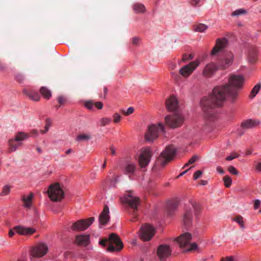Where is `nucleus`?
Wrapping results in <instances>:
<instances>
[{
	"mask_svg": "<svg viewBox=\"0 0 261 261\" xmlns=\"http://www.w3.org/2000/svg\"><path fill=\"white\" fill-rule=\"evenodd\" d=\"M244 77L240 75H231L229 76L228 83L215 87L208 97H203L201 105L204 113L210 120L215 118L216 107L221 106L227 99L233 102L238 97L239 91L243 86Z\"/></svg>",
	"mask_w": 261,
	"mask_h": 261,
	"instance_id": "nucleus-1",
	"label": "nucleus"
},
{
	"mask_svg": "<svg viewBox=\"0 0 261 261\" xmlns=\"http://www.w3.org/2000/svg\"><path fill=\"white\" fill-rule=\"evenodd\" d=\"M232 61L233 55L232 53H229L227 57L225 59L224 64L223 63L220 64L219 67H218L215 63L213 62L207 64L203 68L202 74L205 77H211L215 74L219 68L221 69L227 68L232 63Z\"/></svg>",
	"mask_w": 261,
	"mask_h": 261,
	"instance_id": "nucleus-2",
	"label": "nucleus"
},
{
	"mask_svg": "<svg viewBox=\"0 0 261 261\" xmlns=\"http://www.w3.org/2000/svg\"><path fill=\"white\" fill-rule=\"evenodd\" d=\"M109 242L107 250L110 252L119 251L123 247V243L118 235L114 233L110 234L108 239H103L99 241V244L105 247L107 243Z\"/></svg>",
	"mask_w": 261,
	"mask_h": 261,
	"instance_id": "nucleus-3",
	"label": "nucleus"
},
{
	"mask_svg": "<svg viewBox=\"0 0 261 261\" xmlns=\"http://www.w3.org/2000/svg\"><path fill=\"white\" fill-rule=\"evenodd\" d=\"M192 239L191 233L186 232L181 234L175 239L179 247L185 252L195 251L198 249V246L196 243H190Z\"/></svg>",
	"mask_w": 261,
	"mask_h": 261,
	"instance_id": "nucleus-4",
	"label": "nucleus"
},
{
	"mask_svg": "<svg viewBox=\"0 0 261 261\" xmlns=\"http://www.w3.org/2000/svg\"><path fill=\"white\" fill-rule=\"evenodd\" d=\"M176 153V149L173 145L167 146L158 157L156 164L164 167L171 162Z\"/></svg>",
	"mask_w": 261,
	"mask_h": 261,
	"instance_id": "nucleus-5",
	"label": "nucleus"
},
{
	"mask_svg": "<svg viewBox=\"0 0 261 261\" xmlns=\"http://www.w3.org/2000/svg\"><path fill=\"white\" fill-rule=\"evenodd\" d=\"M164 132V126L162 123L150 125L145 135V139L148 142H152L158 137L160 133Z\"/></svg>",
	"mask_w": 261,
	"mask_h": 261,
	"instance_id": "nucleus-6",
	"label": "nucleus"
},
{
	"mask_svg": "<svg viewBox=\"0 0 261 261\" xmlns=\"http://www.w3.org/2000/svg\"><path fill=\"white\" fill-rule=\"evenodd\" d=\"M49 197L52 201H59L64 196V192L58 183L51 184L48 190Z\"/></svg>",
	"mask_w": 261,
	"mask_h": 261,
	"instance_id": "nucleus-7",
	"label": "nucleus"
},
{
	"mask_svg": "<svg viewBox=\"0 0 261 261\" xmlns=\"http://www.w3.org/2000/svg\"><path fill=\"white\" fill-rule=\"evenodd\" d=\"M139 232L140 238L143 241H148L154 236L155 229L152 225L146 223L141 227Z\"/></svg>",
	"mask_w": 261,
	"mask_h": 261,
	"instance_id": "nucleus-8",
	"label": "nucleus"
},
{
	"mask_svg": "<svg viewBox=\"0 0 261 261\" xmlns=\"http://www.w3.org/2000/svg\"><path fill=\"white\" fill-rule=\"evenodd\" d=\"M165 123L171 128H176L180 126L184 122V118L178 114L167 116L165 118Z\"/></svg>",
	"mask_w": 261,
	"mask_h": 261,
	"instance_id": "nucleus-9",
	"label": "nucleus"
},
{
	"mask_svg": "<svg viewBox=\"0 0 261 261\" xmlns=\"http://www.w3.org/2000/svg\"><path fill=\"white\" fill-rule=\"evenodd\" d=\"M94 221V217L81 219L72 223L71 228L73 231H83L88 228Z\"/></svg>",
	"mask_w": 261,
	"mask_h": 261,
	"instance_id": "nucleus-10",
	"label": "nucleus"
},
{
	"mask_svg": "<svg viewBox=\"0 0 261 261\" xmlns=\"http://www.w3.org/2000/svg\"><path fill=\"white\" fill-rule=\"evenodd\" d=\"M152 151L149 147L143 149L139 158V164L141 168L148 165L152 156Z\"/></svg>",
	"mask_w": 261,
	"mask_h": 261,
	"instance_id": "nucleus-11",
	"label": "nucleus"
},
{
	"mask_svg": "<svg viewBox=\"0 0 261 261\" xmlns=\"http://www.w3.org/2000/svg\"><path fill=\"white\" fill-rule=\"evenodd\" d=\"M123 202L126 203L134 210L138 209V206L140 204V199L138 197L134 196L132 192H128L124 196Z\"/></svg>",
	"mask_w": 261,
	"mask_h": 261,
	"instance_id": "nucleus-12",
	"label": "nucleus"
},
{
	"mask_svg": "<svg viewBox=\"0 0 261 261\" xmlns=\"http://www.w3.org/2000/svg\"><path fill=\"white\" fill-rule=\"evenodd\" d=\"M47 251V246L45 244L40 243L31 249L30 254L34 257H41L46 254Z\"/></svg>",
	"mask_w": 261,
	"mask_h": 261,
	"instance_id": "nucleus-13",
	"label": "nucleus"
},
{
	"mask_svg": "<svg viewBox=\"0 0 261 261\" xmlns=\"http://www.w3.org/2000/svg\"><path fill=\"white\" fill-rule=\"evenodd\" d=\"M171 254L170 246L162 244L159 246L157 249V255L160 261H165Z\"/></svg>",
	"mask_w": 261,
	"mask_h": 261,
	"instance_id": "nucleus-14",
	"label": "nucleus"
},
{
	"mask_svg": "<svg viewBox=\"0 0 261 261\" xmlns=\"http://www.w3.org/2000/svg\"><path fill=\"white\" fill-rule=\"evenodd\" d=\"M199 65V62L198 61H194L182 67L179 70V73L185 77H188Z\"/></svg>",
	"mask_w": 261,
	"mask_h": 261,
	"instance_id": "nucleus-15",
	"label": "nucleus"
},
{
	"mask_svg": "<svg viewBox=\"0 0 261 261\" xmlns=\"http://www.w3.org/2000/svg\"><path fill=\"white\" fill-rule=\"evenodd\" d=\"M227 44V40L225 38L218 39L216 43L213 50L212 55H215L218 52L220 51L223 48H225Z\"/></svg>",
	"mask_w": 261,
	"mask_h": 261,
	"instance_id": "nucleus-16",
	"label": "nucleus"
},
{
	"mask_svg": "<svg viewBox=\"0 0 261 261\" xmlns=\"http://www.w3.org/2000/svg\"><path fill=\"white\" fill-rule=\"evenodd\" d=\"M178 106V101L175 97L171 96L166 101V107L169 111H175Z\"/></svg>",
	"mask_w": 261,
	"mask_h": 261,
	"instance_id": "nucleus-17",
	"label": "nucleus"
},
{
	"mask_svg": "<svg viewBox=\"0 0 261 261\" xmlns=\"http://www.w3.org/2000/svg\"><path fill=\"white\" fill-rule=\"evenodd\" d=\"M259 123V121L257 120L249 119L243 121L241 123V127L243 129H251L257 126Z\"/></svg>",
	"mask_w": 261,
	"mask_h": 261,
	"instance_id": "nucleus-18",
	"label": "nucleus"
},
{
	"mask_svg": "<svg viewBox=\"0 0 261 261\" xmlns=\"http://www.w3.org/2000/svg\"><path fill=\"white\" fill-rule=\"evenodd\" d=\"M110 219L109 208L107 205H105L103 211L99 216V221L101 225H105Z\"/></svg>",
	"mask_w": 261,
	"mask_h": 261,
	"instance_id": "nucleus-19",
	"label": "nucleus"
},
{
	"mask_svg": "<svg viewBox=\"0 0 261 261\" xmlns=\"http://www.w3.org/2000/svg\"><path fill=\"white\" fill-rule=\"evenodd\" d=\"M14 230L21 235H31L36 231V229L32 227H23L20 226L14 227Z\"/></svg>",
	"mask_w": 261,
	"mask_h": 261,
	"instance_id": "nucleus-20",
	"label": "nucleus"
},
{
	"mask_svg": "<svg viewBox=\"0 0 261 261\" xmlns=\"http://www.w3.org/2000/svg\"><path fill=\"white\" fill-rule=\"evenodd\" d=\"M183 224L186 228L191 226L192 222V213L191 209H187L184 214Z\"/></svg>",
	"mask_w": 261,
	"mask_h": 261,
	"instance_id": "nucleus-21",
	"label": "nucleus"
},
{
	"mask_svg": "<svg viewBox=\"0 0 261 261\" xmlns=\"http://www.w3.org/2000/svg\"><path fill=\"white\" fill-rule=\"evenodd\" d=\"M23 93L26 95L30 99L37 101L40 100V96L39 93L35 90L32 89H24Z\"/></svg>",
	"mask_w": 261,
	"mask_h": 261,
	"instance_id": "nucleus-22",
	"label": "nucleus"
},
{
	"mask_svg": "<svg viewBox=\"0 0 261 261\" xmlns=\"http://www.w3.org/2000/svg\"><path fill=\"white\" fill-rule=\"evenodd\" d=\"M89 242V235H77L75 237V243L78 245L87 246Z\"/></svg>",
	"mask_w": 261,
	"mask_h": 261,
	"instance_id": "nucleus-23",
	"label": "nucleus"
},
{
	"mask_svg": "<svg viewBox=\"0 0 261 261\" xmlns=\"http://www.w3.org/2000/svg\"><path fill=\"white\" fill-rule=\"evenodd\" d=\"M22 145L21 142L18 141L14 138L11 139L8 142L9 150L10 152H14Z\"/></svg>",
	"mask_w": 261,
	"mask_h": 261,
	"instance_id": "nucleus-24",
	"label": "nucleus"
},
{
	"mask_svg": "<svg viewBox=\"0 0 261 261\" xmlns=\"http://www.w3.org/2000/svg\"><path fill=\"white\" fill-rule=\"evenodd\" d=\"M179 201L178 200H173L168 202L167 204V213L170 216H171L174 211L177 208L179 204Z\"/></svg>",
	"mask_w": 261,
	"mask_h": 261,
	"instance_id": "nucleus-25",
	"label": "nucleus"
},
{
	"mask_svg": "<svg viewBox=\"0 0 261 261\" xmlns=\"http://www.w3.org/2000/svg\"><path fill=\"white\" fill-rule=\"evenodd\" d=\"M136 165L134 163H127L124 168L125 174L128 175L129 177L133 175L136 170Z\"/></svg>",
	"mask_w": 261,
	"mask_h": 261,
	"instance_id": "nucleus-26",
	"label": "nucleus"
},
{
	"mask_svg": "<svg viewBox=\"0 0 261 261\" xmlns=\"http://www.w3.org/2000/svg\"><path fill=\"white\" fill-rule=\"evenodd\" d=\"M248 60L251 63H255L257 60V50L255 47L250 49L248 54Z\"/></svg>",
	"mask_w": 261,
	"mask_h": 261,
	"instance_id": "nucleus-27",
	"label": "nucleus"
},
{
	"mask_svg": "<svg viewBox=\"0 0 261 261\" xmlns=\"http://www.w3.org/2000/svg\"><path fill=\"white\" fill-rule=\"evenodd\" d=\"M33 196V194L32 193H30L28 196H24L22 197V200L23 201L24 206L25 207L28 208H30L31 207Z\"/></svg>",
	"mask_w": 261,
	"mask_h": 261,
	"instance_id": "nucleus-28",
	"label": "nucleus"
},
{
	"mask_svg": "<svg viewBox=\"0 0 261 261\" xmlns=\"http://www.w3.org/2000/svg\"><path fill=\"white\" fill-rule=\"evenodd\" d=\"M41 94L46 99H49L51 96L50 91L45 87H42L40 89Z\"/></svg>",
	"mask_w": 261,
	"mask_h": 261,
	"instance_id": "nucleus-29",
	"label": "nucleus"
},
{
	"mask_svg": "<svg viewBox=\"0 0 261 261\" xmlns=\"http://www.w3.org/2000/svg\"><path fill=\"white\" fill-rule=\"evenodd\" d=\"M29 138V135L24 132H20L17 133L14 137V139L18 141L21 142L24 140H26Z\"/></svg>",
	"mask_w": 261,
	"mask_h": 261,
	"instance_id": "nucleus-30",
	"label": "nucleus"
},
{
	"mask_svg": "<svg viewBox=\"0 0 261 261\" xmlns=\"http://www.w3.org/2000/svg\"><path fill=\"white\" fill-rule=\"evenodd\" d=\"M243 217L241 215H238L232 218V220L237 222L242 228H244V221Z\"/></svg>",
	"mask_w": 261,
	"mask_h": 261,
	"instance_id": "nucleus-31",
	"label": "nucleus"
},
{
	"mask_svg": "<svg viewBox=\"0 0 261 261\" xmlns=\"http://www.w3.org/2000/svg\"><path fill=\"white\" fill-rule=\"evenodd\" d=\"M261 87L260 84H257L254 86L252 90L251 91L249 97L250 98H254L256 95L258 93Z\"/></svg>",
	"mask_w": 261,
	"mask_h": 261,
	"instance_id": "nucleus-32",
	"label": "nucleus"
},
{
	"mask_svg": "<svg viewBox=\"0 0 261 261\" xmlns=\"http://www.w3.org/2000/svg\"><path fill=\"white\" fill-rule=\"evenodd\" d=\"M133 9L136 13H143L145 11V6L140 3H137L134 5Z\"/></svg>",
	"mask_w": 261,
	"mask_h": 261,
	"instance_id": "nucleus-33",
	"label": "nucleus"
},
{
	"mask_svg": "<svg viewBox=\"0 0 261 261\" xmlns=\"http://www.w3.org/2000/svg\"><path fill=\"white\" fill-rule=\"evenodd\" d=\"M91 138V137L89 134H81L79 135L76 138L77 141H88Z\"/></svg>",
	"mask_w": 261,
	"mask_h": 261,
	"instance_id": "nucleus-34",
	"label": "nucleus"
},
{
	"mask_svg": "<svg viewBox=\"0 0 261 261\" xmlns=\"http://www.w3.org/2000/svg\"><path fill=\"white\" fill-rule=\"evenodd\" d=\"M207 29V26L203 24L199 23L195 26V30L199 32H203Z\"/></svg>",
	"mask_w": 261,
	"mask_h": 261,
	"instance_id": "nucleus-35",
	"label": "nucleus"
},
{
	"mask_svg": "<svg viewBox=\"0 0 261 261\" xmlns=\"http://www.w3.org/2000/svg\"><path fill=\"white\" fill-rule=\"evenodd\" d=\"M225 186L227 188L229 187L232 184V179L230 177L228 176H225L223 177Z\"/></svg>",
	"mask_w": 261,
	"mask_h": 261,
	"instance_id": "nucleus-36",
	"label": "nucleus"
},
{
	"mask_svg": "<svg viewBox=\"0 0 261 261\" xmlns=\"http://www.w3.org/2000/svg\"><path fill=\"white\" fill-rule=\"evenodd\" d=\"M111 121V118H103L100 120V125L104 126L108 125Z\"/></svg>",
	"mask_w": 261,
	"mask_h": 261,
	"instance_id": "nucleus-37",
	"label": "nucleus"
},
{
	"mask_svg": "<svg viewBox=\"0 0 261 261\" xmlns=\"http://www.w3.org/2000/svg\"><path fill=\"white\" fill-rule=\"evenodd\" d=\"M51 125V121L49 119L46 120V124L45 126V129L44 130H41L42 134H45L47 133L49 129V127Z\"/></svg>",
	"mask_w": 261,
	"mask_h": 261,
	"instance_id": "nucleus-38",
	"label": "nucleus"
},
{
	"mask_svg": "<svg viewBox=\"0 0 261 261\" xmlns=\"http://www.w3.org/2000/svg\"><path fill=\"white\" fill-rule=\"evenodd\" d=\"M246 13V11L242 9H238L234 11H233L231 15L232 16H238L241 14H245Z\"/></svg>",
	"mask_w": 261,
	"mask_h": 261,
	"instance_id": "nucleus-39",
	"label": "nucleus"
},
{
	"mask_svg": "<svg viewBox=\"0 0 261 261\" xmlns=\"http://www.w3.org/2000/svg\"><path fill=\"white\" fill-rule=\"evenodd\" d=\"M10 187L8 186H5L4 187V188L3 189V191L1 194V195L5 196V195L8 194V193L10 192Z\"/></svg>",
	"mask_w": 261,
	"mask_h": 261,
	"instance_id": "nucleus-40",
	"label": "nucleus"
},
{
	"mask_svg": "<svg viewBox=\"0 0 261 261\" xmlns=\"http://www.w3.org/2000/svg\"><path fill=\"white\" fill-rule=\"evenodd\" d=\"M192 206L194 210L195 215H197L200 211V206L196 203H192Z\"/></svg>",
	"mask_w": 261,
	"mask_h": 261,
	"instance_id": "nucleus-41",
	"label": "nucleus"
},
{
	"mask_svg": "<svg viewBox=\"0 0 261 261\" xmlns=\"http://www.w3.org/2000/svg\"><path fill=\"white\" fill-rule=\"evenodd\" d=\"M15 79L18 82L22 83L24 81V77L22 74L18 73L15 75Z\"/></svg>",
	"mask_w": 261,
	"mask_h": 261,
	"instance_id": "nucleus-42",
	"label": "nucleus"
},
{
	"mask_svg": "<svg viewBox=\"0 0 261 261\" xmlns=\"http://www.w3.org/2000/svg\"><path fill=\"white\" fill-rule=\"evenodd\" d=\"M198 159V156H192L189 160V162H188V163H187L185 165V167H187L190 164H192L193 163H194L195 162H196V161Z\"/></svg>",
	"mask_w": 261,
	"mask_h": 261,
	"instance_id": "nucleus-43",
	"label": "nucleus"
},
{
	"mask_svg": "<svg viewBox=\"0 0 261 261\" xmlns=\"http://www.w3.org/2000/svg\"><path fill=\"white\" fill-rule=\"evenodd\" d=\"M239 156V154L236 152L232 153L231 154L229 155L226 158L227 161H231L233 159L237 158Z\"/></svg>",
	"mask_w": 261,
	"mask_h": 261,
	"instance_id": "nucleus-44",
	"label": "nucleus"
},
{
	"mask_svg": "<svg viewBox=\"0 0 261 261\" xmlns=\"http://www.w3.org/2000/svg\"><path fill=\"white\" fill-rule=\"evenodd\" d=\"M113 118L114 123H118L120 121L121 117L119 114L116 113L114 114Z\"/></svg>",
	"mask_w": 261,
	"mask_h": 261,
	"instance_id": "nucleus-45",
	"label": "nucleus"
},
{
	"mask_svg": "<svg viewBox=\"0 0 261 261\" xmlns=\"http://www.w3.org/2000/svg\"><path fill=\"white\" fill-rule=\"evenodd\" d=\"M229 172L234 175H238V171L233 166H229L228 168Z\"/></svg>",
	"mask_w": 261,
	"mask_h": 261,
	"instance_id": "nucleus-46",
	"label": "nucleus"
},
{
	"mask_svg": "<svg viewBox=\"0 0 261 261\" xmlns=\"http://www.w3.org/2000/svg\"><path fill=\"white\" fill-rule=\"evenodd\" d=\"M201 174H202L201 171H200V170L196 171L193 175L194 179H195V180L197 179L201 175Z\"/></svg>",
	"mask_w": 261,
	"mask_h": 261,
	"instance_id": "nucleus-47",
	"label": "nucleus"
},
{
	"mask_svg": "<svg viewBox=\"0 0 261 261\" xmlns=\"http://www.w3.org/2000/svg\"><path fill=\"white\" fill-rule=\"evenodd\" d=\"M57 100H58V102L61 105H63L66 101V99L64 97H63L62 96H60L58 97Z\"/></svg>",
	"mask_w": 261,
	"mask_h": 261,
	"instance_id": "nucleus-48",
	"label": "nucleus"
},
{
	"mask_svg": "<svg viewBox=\"0 0 261 261\" xmlns=\"http://www.w3.org/2000/svg\"><path fill=\"white\" fill-rule=\"evenodd\" d=\"M93 105L92 101H87L85 103V106L87 109L91 110L93 107Z\"/></svg>",
	"mask_w": 261,
	"mask_h": 261,
	"instance_id": "nucleus-49",
	"label": "nucleus"
},
{
	"mask_svg": "<svg viewBox=\"0 0 261 261\" xmlns=\"http://www.w3.org/2000/svg\"><path fill=\"white\" fill-rule=\"evenodd\" d=\"M193 58V56L191 54H190V55H184L183 57H182V60L184 61H187V60H191Z\"/></svg>",
	"mask_w": 261,
	"mask_h": 261,
	"instance_id": "nucleus-50",
	"label": "nucleus"
},
{
	"mask_svg": "<svg viewBox=\"0 0 261 261\" xmlns=\"http://www.w3.org/2000/svg\"><path fill=\"white\" fill-rule=\"evenodd\" d=\"M260 201L258 199H256L254 201V208L257 210L260 206Z\"/></svg>",
	"mask_w": 261,
	"mask_h": 261,
	"instance_id": "nucleus-51",
	"label": "nucleus"
},
{
	"mask_svg": "<svg viewBox=\"0 0 261 261\" xmlns=\"http://www.w3.org/2000/svg\"><path fill=\"white\" fill-rule=\"evenodd\" d=\"M134 109L133 107H129L127 109V110L125 113V116L129 115L130 114H132L134 112Z\"/></svg>",
	"mask_w": 261,
	"mask_h": 261,
	"instance_id": "nucleus-52",
	"label": "nucleus"
},
{
	"mask_svg": "<svg viewBox=\"0 0 261 261\" xmlns=\"http://www.w3.org/2000/svg\"><path fill=\"white\" fill-rule=\"evenodd\" d=\"M94 105L99 110L101 109L103 107V104L101 102H96L94 103Z\"/></svg>",
	"mask_w": 261,
	"mask_h": 261,
	"instance_id": "nucleus-53",
	"label": "nucleus"
},
{
	"mask_svg": "<svg viewBox=\"0 0 261 261\" xmlns=\"http://www.w3.org/2000/svg\"><path fill=\"white\" fill-rule=\"evenodd\" d=\"M139 39L137 37H134L132 39V43L134 45H137L139 43Z\"/></svg>",
	"mask_w": 261,
	"mask_h": 261,
	"instance_id": "nucleus-54",
	"label": "nucleus"
},
{
	"mask_svg": "<svg viewBox=\"0 0 261 261\" xmlns=\"http://www.w3.org/2000/svg\"><path fill=\"white\" fill-rule=\"evenodd\" d=\"M233 257L231 256L229 257H226L225 259L224 258H222L220 260V261H233Z\"/></svg>",
	"mask_w": 261,
	"mask_h": 261,
	"instance_id": "nucleus-55",
	"label": "nucleus"
},
{
	"mask_svg": "<svg viewBox=\"0 0 261 261\" xmlns=\"http://www.w3.org/2000/svg\"><path fill=\"white\" fill-rule=\"evenodd\" d=\"M15 232H16V231L14 230V227L13 228V229H10L9 232V237H12L14 235Z\"/></svg>",
	"mask_w": 261,
	"mask_h": 261,
	"instance_id": "nucleus-56",
	"label": "nucleus"
},
{
	"mask_svg": "<svg viewBox=\"0 0 261 261\" xmlns=\"http://www.w3.org/2000/svg\"><path fill=\"white\" fill-rule=\"evenodd\" d=\"M217 172H219L221 174H223L224 173V170L221 167H217Z\"/></svg>",
	"mask_w": 261,
	"mask_h": 261,
	"instance_id": "nucleus-57",
	"label": "nucleus"
},
{
	"mask_svg": "<svg viewBox=\"0 0 261 261\" xmlns=\"http://www.w3.org/2000/svg\"><path fill=\"white\" fill-rule=\"evenodd\" d=\"M256 169L257 170L261 171V162H259L257 164L256 166Z\"/></svg>",
	"mask_w": 261,
	"mask_h": 261,
	"instance_id": "nucleus-58",
	"label": "nucleus"
},
{
	"mask_svg": "<svg viewBox=\"0 0 261 261\" xmlns=\"http://www.w3.org/2000/svg\"><path fill=\"white\" fill-rule=\"evenodd\" d=\"M110 150H111V154L112 155H115V153H116L115 150L114 148L113 147H110Z\"/></svg>",
	"mask_w": 261,
	"mask_h": 261,
	"instance_id": "nucleus-59",
	"label": "nucleus"
},
{
	"mask_svg": "<svg viewBox=\"0 0 261 261\" xmlns=\"http://www.w3.org/2000/svg\"><path fill=\"white\" fill-rule=\"evenodd\" d=\"M187 171H188V170H186L185 171L181 172V173L179 174V175H178V177L184 175Z\"/></svg>",
	"mask_w": 261,
	"mask_h": 261,
	"instance_id": "nucleus-60",
	"label": "nucleus"
},
{
	"mask_svg": "<svg viewBox=\"0 0 261 261\" xmlns=\"http://www.w3.org/2000/svg\"><path fill=\"white\" fill-rule=\"evenodd\" d=\"M197 4H198V1H192V3H191V4L193 6H196L197 5Z\"/></svg>",
	"mask_w": 261,
	"mask_h": 261,
	"instance_id": "nucleus-61",
	"label": "nucleus"
},
{
	"mask_svg": "<svg viewBox=\"0 0 261 261\" xmlns=\"http://www.w3.org/2000/svg\"><path fill=\"white\" fill-rule=\"evenodd\" d=\"M103 92L105 93V96L106 95L107 93V92H108V89H107V87H104V88H103Z\"/></svg>",
	"mask_w": 261,
	"mask_h": 261,
	"instance_id": "nucleus-62",
	"label": "nucleus"
},
{
	"mask_svg": "<svg viewBox=\"0 0 261 261\" xmlns=\"http://www.w3.org/2000/svg\"><path fill=\"white\" fill-rule=\"evenodd\" d=\"M207 183V181L206 180H202L201 181V184L202 185H205Z\"/></svg>",
	"mask_w": 261,
	"mask_h": 261,
	"instance_id": "nucleus-63",
	"label": "nucleus"
},
{
	"mask_svg": "<svg viewBox=\"0 0 261 261\" xmlns=\"http://www.w3.org/2000/svg\"><path fill=\"white\" fill-rule=\"evenodd\" d=\"M103 261H114V260H112L109 258H103Z\"/></svg>",
	"mask_w": 261,
	"mask_h": 261,
	"instance_id": "nucleus-64",
	"label": "nucleus"
}]
</instances>
